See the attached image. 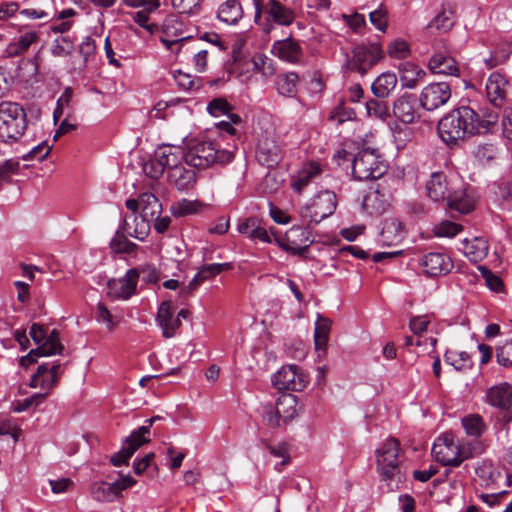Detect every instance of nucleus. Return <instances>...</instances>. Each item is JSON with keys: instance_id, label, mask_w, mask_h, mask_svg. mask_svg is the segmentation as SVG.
<instances>
[{"instance_id": "f257e3e1", "label": "nucleus", "mask_w": 512, "mask_h": 512, "mask_svg": "<svg viewBox=\"0 0 512 512\" xmlns=\"http://www.w3.org/2000/svg\"><path fill=\"white\" fill-rule=\"evenodd\" d=\"M499 114L492 109L477 113L469 106H460L445 114L438 122L441 139L449 146L477 136L494 133L498 128Z\"/></svg>"}, {"instance_id": "f03ea898", "label": "nucleus", "mask_w": 512, "mask_h": 512, "mask_svg": "<svg viewBox=\"0 0 512 512\" xmlns=\"http://www.w3.org/2000/svg\"><path fill=\"white\" fill-rule=\"evenodd\" d=\"M234 154L220 149L214 142L190 140L185 151V162L196 169H206L214 164H227Z\"/></svg>"}, {"instance_id": "7ed1b4c3", "label": "nucleus", "mask_w": 512, "mask_h": 512, "mask_svg": "<svg viewBox=\"0 0 512 512\" xmlns=\"http://www.w3.org/2000/svg\"><path fill=\"white\" fill-rule=\"evenodd\" d=\"M24 109L15 102L0 103V140L8 143L18 140L26 129Z\"/></svg>"}, {"instance_id": "20e7f679", "label": "nucleus", "mask_w": 512, "mask_h": 512, "mask_svg": "<svg viewBox=\"0 0 512 512\" xmlns=\"http://www.w3.org/2000/svg\"><path fill=\"white\" fill-rule=\"evenodd\" d=\"M337 207V196L334 192L325 190L300 208V217L304 223L319 224L322 220L331 216Z\"/></svg>"}, {"instance_id": "39448f33", "label": "nucleus", "mask_w": 512, "mask_h": 512, "mask_svg": "<svg viewBox=\"0 0 512 512\" xmlns=\"http://www.w3.org/2000/svg\"><path fill=\"white\" fill-rule=\"evenodd\" d=\"M386 170V164L379 159L373 149H362L353 159L352 173L358 180H378Z\"/></svg>"}, {"instance_id": "423d86ee", "label": "nucleus", "mask_w": 512, "mask_h": 512, "mask_svg": "<svg viewBox=\"0 0 512 512\" xmlns=\"http://www.w3.org/2000/svg\"><path fill=\"white\" fill-rule=\"evenodd\" d=\"M384 56L378 43L361 44L354 47L352 57H347L345 67L351 72L365 75Z\"/></svg>"}, {"instance_id": "0eeeda50", "label": "nucleus", "mask_w": 512, "mask_h": 512, "mask_svg": "<svg viewBox=\"0 0 512 512\" xmlns=\"http://www.w3.org/2000/svg\"><path fill=\"white\" fill-rule=\"evenodd\" d=\"M432 454L436 461L443 466L458 467L470 458V452L462 448L453 439L452 435L445 434L438 437L432 447Z\"/></svg>"}, {"instance_id": "6e6552de", "label": "nucleus", "mask_w": 512, "mask_h": 512, "mask_svg": "<svg viewBox=\"0 0 512 512\" xmlns=\"http://www.w3.org/2000/svg\"><path fill=\"white\" fill-rule=\"evenodd\" d=\"M399 442L396 439L386 440L376 450V466L382 480L391 482L400 473Z\"/></svg>"}, {"instance_id": "1a4fd4ad", "label": "nucleus", "mask_w": 512, "mask_h": 512, "mask_svg": "<svg viewBox=\"0 0 512 512\" xmlns=\"http://www.w3.org/2000/svg\"><path fill=\"white\" fill-rule=\"evenodd\" d=\"M433 54L428 62L430 71L434 74L459 76L460 68L457 61L451 55L448 43L443 40H437L433 45Z\"/></svg>"}, {"instance_id": "9d476101", "label": "nucleus", "mask_w": 512, "mask_h": 512, "mask_svg": "<svg viewBox=\"0 0 512 512\" xmlns=\"http://www.w3.org/2000/svg\"><path fill=\"white\" fill-rule=\"evenodd\" d=\"M308 383L306 374L294 364L281 367L272 376V385L275 389L302 391Z\"/></svg>"}, {"instance_id": "9b49d317", "label": "nucleus", "mask_w": 512, "mask_h": 512, "mask_svg": "<svg viewBox=\"0 0 512 512\" xmlns=\"http://www.w3.org/2000/svg\"><path fill=\"white\" fill-rule=\"evenodd\" d=\"M451 96V87L448 83L435 82L428 84L422 89L419 102L423 109L435 111L447 104Z\"/></svg>"}, {"instance_id": "f8f14e48", "label": "nucleus", "mask_w": 512, "mask_h": 512, "mask_svg": "<svg viewBox=\"0 0 512 512\" xmlns=\"http://www.w3.org/2000/svg\"><path fill=\"white\" fill-rule=\"evenodd\" d=\"M147 433L148 427H139L137 430L133 431L125 440L121 450L111 456L110 462L112 465L119 467L123 464H127L132 455L143 444L150 441V439L146 437Z\"/></svg>"}, {"instance_id": "ddd939ff", "label": "nucleus", "mask_w": 512, "mask_h": 512, "mask_svg": "<svg viewBox=\"0 0 512 512\" xmlns=\"http://www.w3.org/2000/svg\"><path fill=\"white\" fill-rule=\"evenodd\" d=\"M257 161L268 168L277 166L283 158L281 146L277 143L274 136L263 135L256 146Z\"/></svg>"}, {"instance_id": "4468645a", "label": "nucleus", "mask_w": 512, "mask_h": 512, "mask_svg": "<svg viewBox=\"0 0 512 512\" xmlns=\"http://www.w3.org/2000/svg\"><path fill=\"white\" fill-rule=\"evenodd\" d=\"M423 272L430 277H437L449 273L453 268L451 258L439 252H430L420 258Z\"/></svg>"}, {"instance_id": "2eb2a0df", "label": "nucleus", "mask_w": 512, "mask_h": 512, "mask_svg": "<svg viewBox=\"0 0 512 512\" xmlns=\"http://www.w3.org/2000/svg\"><path fill=\"white\" fill-rule=\"evenodd\" d=\"M183 24L176 15H168L162 24L161 41L173 50V46H178L180 42L189 40V37L183 36Z\"/></svg>"}, {"instance_id": "dca6fc26", "label": "nucleus", "mask_w": 512, "mask_h": 512, "mask_svg": "<svg viewBox=\"0 0 512 512\" xmlns=\"http://www.w3.org/2000/svg\"><path fill=\"white\" fill-rule=\"evenodd\" d=\"M138 279V269L133 268L128 270L123 278L108 282L109 294L122 299L130 298L136 290Z\"/></svg>"}, {"instance_id": "f3484780", "label": "nucleus", "mask_w": 512, "mask_h": 512, "mask_svg": "<svg viewBox=\"0 0 512 512\" xmlns=\"http://www.w3.org/2000/svg\"><path fill=\"white\" fill-rule=\"evenodd\" d=\"M393 113L401 122L413 123L418 118L416 97L408 93L398 97L393 104Z\"/></svg>"}, {"instance_id": "a211bd4d", "label": "nucleus", "mask_w": 512, "mask_h": 512, "mask_svg": "<svg viewBox=\"0 0 512 512\" xmlns=\"http://www.w3.org/2000/svg\"><path fill=\"white\" fill-rule=\"evenodd\" d=\"M156 321L162 329V334L165 338L175 336L177 330L181 326L179 317L174 316L170 301H163L157 311Z\"/></svg>"}, {"instance_id": "6ab92c4d", "label": "nucleus", "mask_w": 512, "mask_h": 512, "mask_svg": "<svg viewBox=\"0 0 512 512\" xmlns=\"http://www.w3.org/2000/svg\"><path fill=\"white\" fill-rule=\"evenodd\" d=\"M263 9L269 21L281 26H290L296 18L294 10L282 4L279 0H268Z\"/></svg>"}, {"instance_id": "aec40b11", "label": "nucleus", "mask_w": 512, "mask_h": 512, "mask_svg": "<svg viewBox=\"0 0 512 512\" xmlns=\"http://www.w3.org/2000/svg\"><path fill=\"white\" fill-rule=\"evenodd\" d=\"M272 53L283 61L295 64L300 61L303 51L297 40L288 37L275 41L272 46Z\"/></svg>"}, {"instance_id": "412c9836", "label": "nucleus", "mask_w": 512, "mask_h": 512, "mask_svg": "<svg viewBox=\"0 0 512 512\" xmlns=\"http://www.w3.org/2000/svg\"><path fill=\"white\" fill-rule=\"evenodd\" d=\"M507 79L499 72H493L486 83V93L489 102L497 108H500L506 99Z\"/></svg>"}, {"instance_id": "4be33fe9", "label": "nucleus", "mask_w": 512, "mask_h": 512, "mask_svg": "<svg viewBox=\"0 0 512 512\" xmlns=\"http://www.w3.org/2000/svg\"><path fill=\"white\" fill-rule=\"evenodd\" d=\"M150 221L152 220L142 215H125L121 230L127 236L143 241L150 232Z\"/></svg>"}, {"instance_id": "5701e85b", "label": "nucleus", "mask_w": 512, "mask_h": 512, "mask_svg": "<svg viewBox=\"0 0 512 512\" xmlns=\"http://www.w3.org/2000/svg\"><path fill=\"white\" fill-rule=\"evenodd\" d=\"M390 196V190L383 180L371 185L369 192L364 197L363 205L372 207L377 211H383L389 204Z\"/></svg>"}, {"instance_id": "b1692460", "label": "nucleus", "mask_w": 512, "mask_h": 512, "mask_svg": "<svg viewBox=\"0 0 512 512\" xmlns=\"http://www.w3.org/2000/svg\"><path fill=\"white\" fill-rule=\"evenodd\" d=\"M155 157L164 169L172 171L185 160V151L179 146L162 145L155 150Z\"/></svg>"}, {"instance_id": "393cba45", "label": "nucleus", "mask_w": 512, "mask_h": 512, "mask_svg": "<svg viewBox=\"0 0 512 512\" xmlns=\"http://www.w3.org/2000/svg\"><path fill=\"white\" fill-rule=\"evenodd\" d=\"M427 196L434 202L445 201L450 193L447 177L442 172H434L426 183Z\"/></svg>"}, {"instance_id": "a878e982", "label": "nucleus", "mask_w": 512, "mask_h": 512, "mask_svg": "<svg viewBox=\"0 0 512 512\" xmlns=\"http://www.w3.org/2000/svg\"><path fill=\"white\" fill-rule=\"evenodd\" d=\"M404 239L402 223L396 218L385 220L379 241L383 246L398 245Z\"/></svg>"}, {"instance_id": "bb28decb", "label": "nucleus", "mask_w": 512, "mask_h": 512, "mask_svg": "<svg viewBox=\"0 0 512 512\" xmlns=\"http://www.w3.org/2000/svg\"><path fill=\"white\" fill-rule=\"evenodd\" d=\"M487 401L492 406L507 410L512 405V385L501 383L487 391Z\"/></svg>"}, {"instance_id": "cd10ccee", "label": "nucleus", "mask_w": 512, "mask_h": 512, "mask_svg": "<svg viewBox=\"0 0 512 512\" xmlns=\"http://www.w3.org/2000/svg\"><path fill=\"white\" fill-rule=\"evenodd\" d=\"M168 179L180 191L192 189L197 181L195 171L185 168L182 164L169 171Z\"/></svg>"}, {"instance_id": "c85d7f7f", "label": "nucleus", "mask_w": 512, "mask_h": 512, "mask_svg": "<svg viewBox=\"0 0 512 512\" xmlns=\"http://www.w3.org/2000/svg\"><path fill=\"white\" fill-rule=\"evenodd\" d=\"M218 19L228 25L237 24L243 17V9L238 0H227L217 11Z\"/></svg>"}, {"instance_id": "c756f323", "label": "nucleus", "mask_w": 512, "mask_h": 512, "mask_svg": "<svg viewBox=\"0 0 512 512\" xmlns=\"http://www.w3.org/2000/svg\"><path fill=\"white\" fill-rule=\"evenodd\" d=\"M39 40V36L34 31H28L20 35L8 44L5 55L7 57H16L24 54L32 44Z\"/></svg>"}, {"instance_id": "7c9ffc66", "label": "nucleus", "mask_w": 512, "mask_h": 512, "mask_svg": "<svg viewBox=\"0 0 512 512\" xmlns=\"http://www.w3.org/2000/svg\"><path fill=\"white\" fill-rule=\"evenodd\" d=\"M445 201L451 211L460 214H467L474 209L473 199L463 190L450 191Z\"/></svg>"}, {"instance_id": "2f4dec72", "label": "nucleus", "mask_w": 512, "mask_h": 512, "mask_svg": "<svg viewBox=\"0 0 512 512\" xmlns=\"http://www.w3.org/2000/svg\"><path fill=\"white\" fill-rule=\"evenodd\" d=\"M397 85V76L393 72H384L380 74L372 83V93L377 98H386L395 89Z\"/></svg>"}, {"instance_id": "473e14b6", "label": "nucleus", "mask_w": 512, "mask_h": 512, "mask_svg": "<svg viewBox=\"0 0 512 512\" xmlns=\"http://www.w3.org/2000/svg\"><path fill=\"white\" fill-rule=\"evenodd\" d=\"M332 322L322 315H317V321L314 328V344L318 352L326 353L327 343Z\"/></svg>"}, {"instance_id": "72a5a7b5", "label": "nucleus", "mask_w": 512, "mask_h": 512, "mask_svg": "<svg viewBox=\"0 0 512 512\" xmlns=\"http://www.w3.org/2000/svg\"><path fill=\"white\" fill-rule=\"evenodd\" d=\"M400 81L406 88H414L425 76V71L412 62H404L399 66Z\"/></svg>"}, {"instance_id": "f704fd0d", "label": "nucleus", "mask_w": 512, "mask_h": 512, "mask_svg": "<svg viewBox=\"0 0 512 512\" xmlns=\"http://www.w3.org/2000/svg\"><path fill=\"white\" fill-rule=\"evenodd\" d=\"M299 76L295 72H286L277 75L275 86L278 93L285 97H295L297 94V85Z\"/></svg>"}, {"instance_id": "c9c22d12", "label": "nucleus", "mask_w": 512, "mask_h": 512, "mask_svg": "<svg viewBox=\"0 0 512 512\" xmlns=\"http://www.w3.org/2000/svg\"><path fill=\"white\" fill-rule=\"evenodd\" d=\"M298 399L294 394L285 393L276 402L278 415L282 416L283 423H287L297 415Z\"/></svg>"}, {"instance_id": "e433bc0d", "label": "nucleus", "mask_w": 512, "mask_h": 512, "mask_svg": "<svg viewBox=\"0 0 512 512\" xmlns=\"http://www.w3.org/2000/svg\"><path fill=\"white\" fill-rule=\"evenodd\" d=\"M320 173L321 168L319 164L315 162L306 163L294 178L292 182L293 189L297 192H301L308 185L310 180Z\"/></svg>"}, {"instance_id": "4c0bfd02", "label": "nucleus", "mask_w": 512, "mask_h": 512, "mask_svg": "<svg viewBox=\"0 0 512 512\" xmlns=\"http://www.w3.org/2000/svg\"><path fill=\"white\" fill-rule=\"evenodd\" d=\"M139 203L141 208L140 215L151 220H153L157 215H160L162 211V204L160 203L159 199L152 193H142L139 196Z\"/></svg>"}, {"instance_id": "58836bf2", "label": "nucleus", "mask_w": 512, "mask_h": 512, "mask_svg": "<svg viewBox=\"0 0 512 512\" xmlns=\"http://www.w3.org/2000/svg\"><path fill=\"white\" fill-rule=\"evenodd\" d=\"M118 484L97 482L92 485L91 493L93 498L101 502H111L119 495Z\"/></svg>"}, {"instance_id": "ea45409f", "label": "nucleus", "mask_w": 512, "mask_h": 512, "mask_svg": "<svg viewBox=\"0 0 512 512\" xmlns=\"http://www.w3.org/2000/svg\"><path fill=\"white\" fill-rule=\"evenodd\" d=\"M465 254L473 262L483 260L488 254V243L482 238H475L472 241H467L464 245Z\"/></svg>"}, {"instance_id": "a19ab883", "label": "nucleus", "mask_w": 512, "mask_h": 512, "mask_svg": "<svg viewBox=\"0 0 512 512\" xmlns=\"http://www.w3.org/2000/svg\"><path fill=\"white\" fill-rule=\"evenodd\" d=\"M40 356L61 354L64 347L60 343L59 332L53 329L48 337L36 348Z\"/></svg>"}, {"instance_id": "79ce46f5", "label": "nucleus", "mask_w": 512, "mask_h": 512, "mask_svg": "<svg viewBox=\"0 0 512 512\" xmlns=\"http://www.w3.org/2000/svg\"><path fill=\"white\" fill-rule=\"evenodd\" d=\"M260 443L274 457L282 458V461L279 464H276V470L281 471L283 466L289 464L290 456L288 453V446L285 442L278 443L277 445L274 446L271 445L266 439L262 438L260 439Z\"/></svg>"}, {"instance_id": "37998d69", "label": "nucleus", "mask_w": 512, "mask_h": 512, "mask_svg": "<svg viewBox=\"0 0 512 512\" xmlns=\"http://www.w3.org/2000/svg\"><path fill=\"white\" fill-rule=\"evenodd\" d=\"M461 422L465 432L469 436L479 437L487 429L483 418L478 414L465 416Z\"/></svg>"}, {"instance_id": "c03bdc74", "label": "nucleus", "mask_w": 512, "mask_h": 512, "mask_svg": "<svg viewBox=\"0 0 512 512\" xmlns=\"http://www.w3.org/2000/svg\"><path fill=\"white\" fill-rule=\"evenodd\" d=\"M201 207L202 204L199 201L182 199L172 205L171 211L176 217H184L198 213Z\"/></svg>"}, {"instance_id": "a18cd8bd", "label": "nucleus", "mask_w": 512, "mask_h": 512, "mask_svg": "<svg viewBox=\"0 0 512 512\" xmlns=\"http://www.w3.org/2000/svg\"><path fill=\"white\" fill-rule=\"evenodd\" d=\"M125 233L117 231L110 242V247L115 253L132 254L138 249V245L129 241Z\"/></svg>"}, {"instance_id": "49530a36", "label": "nucleus", "mask_w": 512, "mask_h": 512, "mask_svg": "<svg viewBox=\"0 0 512 512\" xmlns=\"http://www.w3.org/2000/svg\"><path fill=\"white\" fill-rule=\"evenodd\" d=\"M444 360L447 364L453 366L458 371L471 366L470 356L466 352L447 350L444 355Z\"/></svg>"}, {"instance_id": "de8ad7c7", "label": "nucleus", "mask_w": 512, "mask_h": 512, "mask_svg": "<svg viewBox=\"0 0 512 512\" xmlns=\"http://www.w3.org/2000/svg\"><path fill=\"white\" fill-rule=\"evenodd\" d=\"M174 79L177 85L185 91H196L200 88V79L189 73L178 70L174 72Z\"/></svg>"}, {"instance_id": "09e8293b", "label": "nucleus", "mask_w": 512, "mask_h": 512, "mask_svg": "<svg viewBox=\"0 0 512 512\" xmlns=\"http://www.w3.org/2000/svg\"><path fill=\"white\" fill-rule=\"evenodd\" d=\"M74 50V43L69 36L56 38L51 46V53L56 57L70 55Z\"/></svg>"}, {"instance_id": "8fccbe9b", "label": "nucleus", "mask_w": 512, "mask_h": 512, "mask_svg": "<svg viewBox=\"0 0 512 512\" xmlns=\"http://www.w3.org/2000/svg\"><path fill=\"white\" fill-rule=\"evenodd\" d=\"M496 358L499 365L512 368V338L503 341L496 349Z\"/></svg>"}, {"instance_id": "3c124183", "label": "nucleus", "mask_w": 512, "mask_h": 512, "mask_svg": "<svg viewBox=\"0 0 512 512\" xmlns=\"http://www.w3.org/2000/svg\"><path fill=\"white\" fill-rule=\"evenodd\" d=\"M387 53L391 58L406 59L410 56L411 49L405 40L395 39L388 45Z\"/></svg>"}, {"instance_id": "603ef678", "label": "nucleus", "mask_w": 512, "mask_h": 512, "mask_svg": "<svg viewBox=\"0 0 512 512\" xmlns=\"http://www.w3.org/2000/svg\"><path fill=\"white\" fill-rule=\"evenodd\" d=\"M462 230V226L451 221H442L434 228L435 235L438 237H454Z\"/></svg>"}, {"instance_id": "864d4df0", "label": "nucleus", "mask_w": 512, "mask_h": 512, "mask_svg": "<svg viewBox=\"0 0 512 512\" xmlns=\"http://www.w3.org/2000/svg\"><path fill=\"white\" fill-rule=\"evenodd\" d=\"M366 110L369 116H374L379 119H386L389 115L388 108L385 102L371 99L366 102Z\"/></svg>"}, {"instance_id": "5fc2aeb1", "label": "nucleus", "mask_w": 512, "mask_h": 512, "mask_svg": "<svg viewBox=\"0 0 512 512\" xmlns=\"http://www.w3.org/2000/svg\"><path fill=\"white\" fill-rule=\"evenodd\" d=\"M48 393H35L22 401H18L14 407V411L23 412L31 407H37L47 397Z\"/></svg>"}, {"instance_id": "6e6d98bb", "label": "nucleus", "mask_w": 512, "mask_h": 512, "mask_svg": "<svg viewBox=\"0 0 512 512\" xmlns=\"http://www.w3.org/2000/svg\"><path fill=\"white\" fill-rule=\"evenodd\" d=\"M95 318L98 322L105 324L109 330H112L118 323L103 303L97 304Z\"/></svg>"}, {"instance_id": "4d7b16f0", "label": "nucleus", "mask_w": 512, "mask_h": 512, "mask_svg": "<svg viewBox=\"0 0 512 512\" xmlns=\"http://www.w3.org/2000/svg\"><path fill=\"white\" fill-rule=\"evenodd\" d=\"M453 26V21L449 14L441 12L429 23L428 29L446 32Z\"/></svg>"}, {"instance_id": "13d9d810", "label": "nucleus", "mask_w": 512, "mask_h": 512, "mask_svg": "<svg viewBox=\"0 0 512 512\" xmlns=\"http://www.w3.org/2000/svg\"><path fill=\"white\" fill-rule=\"evenodd\" d=\"M371 23L381 32H385L388 25L387 11L381 5L378 9L370 12Z\"/></svg>"}, {"instance_id": "bf43d9fd", "label": "nucleus", "mask_w": 512, "mask_h": 512, "mask_svg": "<svg viewBox=\"0 0 512 512\" xmlns=\"http://www.w3.org/2000/svg\"><path fill=\"white\" fill-rule=\"evenodd\" d=\"M232 268L231 263H212L203 265L200 268V275H203L205 280L210 279L225 270H229Z\"/></svg>"}, {"instance_id": "052dcab7", "label": "nucleus", "mask_w": 512, "mask_h": 512, "mask_svg": "<svg viewBox=\"0 0 512 512\" xmlns=\"http://www.w3.org/2000/svg\"><path fill=\"white\" fill-rule=\"evenodd\" d=\"M263 421L270 428H279L281 426L282 416L278 415V411L271 404L264 407Z\"/></svg>"}, {"instance_id": "680f3d73", "label": "nucleus", "mask_w": 512, "mask_h": 512, "mask_svg": "<svg viewBox=\"0 0 512 512\" xmlns=\"http://www.w3.org/2000/svg\"><path fill=\"white\" fill-rule=\"evenodd\" d=\"M207 109L211 115L218 117L227 115L232 110V106L225 99L216 98L208 104Z\"/></svg>"}, {"instance_id": "e2e57ef3", "label": "nucleus", "mask_w": 512, "mask_h": 512, "mask_svg": "<svg viewBox=\"0 0 512 512\" xmlns=\"http://www.w3.org/2000/svg\"><path fill=\"white\" fill-rule=\"evenodd\" d=\"M253 65L256 71L264 76H271L274 74V67L272 60L264 55H257L253 58Z\"/></svg>"}, {"instance_id": "0e129e2a", "label": "nucleus", "mask_w": 512, "mask_h": 512, "mask_svg": "<svg viewBox=\"0 0 512 512\" xmlns=\"http://www.w3.org/2000/svg\"><path fill=\"white\" fill-rule=\"evenodd\" d=\"M143 171L148 177L152 179H159L163 175L165 169L159 160L154 156L153 159H150L143 164Z\"/></svg>"}, {"instance_id": "69168bd1", "label": "nucleus", "mask_w": 512, "mask_h": 512, "mask_svg": "<svg viewBox=\"0 0 512 512\" xmlns=\"http://www.w3.org/2000/svg\"><path fill=\"white\" fill-rule=\"evenodd\" d=\"M479 270L487 284V286L495 292H499L503 286V282L500 277L492 273L488 268L480 266Z\"/></svg>"}, {"instance_id": "338daca9", "label": "nucleus", "mask_w": 512, "mask_h": 512, "mask_svg": "<svg viewBox=\"0 0 512 512\" xmlns=\"http://www.w3.org/2000/svg\"><path fill=\"white\" fill-rule=\"evenodd\" d=\"M260 220L256 217H249L239 220L237 230L240 234L247 236L249 239L252 237Z\"/></svg>"}, {"instance_id": "774afa93", "label": "nucleus", "mask_w": 512, "mask_h": 512, "mask_svg": "<svg viewBox=\"0 0 512 512\" xmlns=\"http://www.w3.org/2000/svg\"><path fill=\"white\" fill-rule=\"evenodd\" d=\"M331 118L338 124H342L346 121L355 119L356 112L352 108L340 105L333 111Z\"/></svg>"}]
</instances>
